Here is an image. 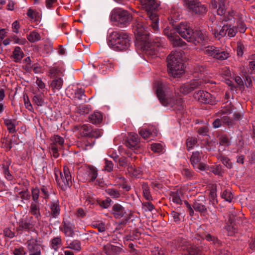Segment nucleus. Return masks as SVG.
Masks as SVG:
<instances>
[{
    "instance_id": "nucleus-31",
    "label": "nucleus",
    "mask_w": 255,
    "mask_h": 255,
    "mask_svg": "<svg viewBox=\"0 0 255 255\" xmlns=\"http://www.w3.org/2000/svg\"><path fill=\"white\" fill-rule=\"evenodd\" d=\"M103 120V115L100 112H94L89 116V121L93 124H98Z\"/></svg>"
},
{
    "instance_id": "nucleus-37",
    "label": "nucleus",
    "mask_w": 255,
    "mask_h": 255,
    "mask_svg": "<svg viewBox=\"0 0 255 255\" xmlns=\"http://www.w3.org/2000/svg\"><path fill=\"white\" fill-rule=\"evenodd\" d=\"M171 44L173 47L182 46L185 43L178 36L176 35H174L173 38H170Z\"/></svg>"
},
{
    "instance_id": "nucleus-13",
    "label": "nucleus",
    "mask_w": 255,
    "mask_h": 255,
    "mask_svg": "<svg viewBox=\"0 0 255 255\" xmlns=\"http://www.w3.org/2000/svg\"><path fill=\"white\" fill-rule=\"evenodd\" d=\"M192 41L188 42H193L196 45L198 43L202 45H205L208 39V35L206 31L201 30H193V34H191V39Z\"/></svg>"
},
{
    "instance_id": "nucleus-18",
    "label": "nucleus",
    "mask_w": 255,
    "mask_h": 255,
    "mask_svg": "<svg viewBox=\"0 0 255 255\" xmlns=\"http://www.w3.org/2000/svg\"><path fill=\"white\" fill-rule=\"evenodd\" d=\"M179 247L185 246L183 250H186L187 253H185L184 255H202L200 247H197L196 246L189 244L185 240H183L182 242L179 243Z\"/></svg>"
},
{
    "instance_id": "nucleus-39",
    "label": "nucleus",
    "mask_w": 255,
    "mask_h": 255,
    "mask_svg": "<svg viewBox=\"0 0 255 255\" xmlns=\"http://www.w3.org/2000/svg\"><path fill=\"white\" fill-rule=\"evenodd\" d=\"M151 149L156 153H162L164 151V145L162 143H155L151 145Z\"/></svg>"
},
{
    "instance_id": "nucleus-27",
    "label": "nucleus",
    "mask_w": 255,
    "mask_h": 255,
    "mask_svg": "<svg viewBox=\"0 0 255 255\" xmlns=\"http://www.w3.org/2000/svg\"><path fill=\"white\" fill-rule=\"evenodd\" d=\"M122 249L110 244L104 246L103 251L107 255H117L121 252Z\"/></svg>"
},
{
    "instance_id": "nucleus-61",
    "label": "nucleus",
    "mask_w": 255,
    "mask_h": 255,
    "mask_svg": "<svg viewBox=\"0 0 255 255\" xmlns=\"http://www.w3.org/2000/svg\"><path fill=\"white\" fill-rule=\"evenodd\" d=\"M114 167V164L112 161H109L107 159H105V169L106 171L111 172L113 170Z\"/></svg>"
},
{
    "instance_id": "nucleus-17",
    "label": "nucleus",
    "mask_w": 255,
    "mask_h": 255,
    "mask_svg": "<svg viewBox=\"0 0 255 255\" xmlns=\"http://www.w3.org/2000/svg\"><path fill=\"white\" fill-rule=\"evenodd\" d=\"M202 81L199 79H194L189 82H187L180 86V92L184 95H186L201 86Z\"/></svg>"
},
{
    "instance_id": "nucleus-26",
    "label": "nucleus",
    "mask_w": 255,
    "mask_h": 255,
    "mask_svg": "<svg viewBox=\"0 0 255 255\" xmlns=\"http://www.w3.org/2000/svg\"><path fill=\"white\" fill-rule=\"evenodd\" d=\"M126 213L125 208L120 204L116 203L112 207L111 213L116 219L122 218L125 215Z\"/></svg>"
},
{
    "instance_id": "nucleus-54",
    "label": "nucleus",
    "mask_w": 255,
    "mask_h": 255,
    "mask_svg": "<svg viewBox=\"0 0 255 255\" xmlns=\"http://www.w3.org/2000/svg\"><path fill=\"white\" fill-rule=\"evenodd\" d=\"M33 101L38 106H42L44 103L41 96L38 95L33 97Z\"/></svg>"
},
{
    "instance_id": "nucleus-23",
    "label": "nucleus",
    "mask_w": 255,
    "mask_h": 255,
    "mask_svg": "<svg viewBox=\"0 0 255 255\" xmlns=\"http://www.w3.org/2000/svg\"><path fill=\"white\" fill-rule=\"evenodd\" d=\"M194 98L202 103H209L211 102V95L208 92L204 91H199L194 95Z\"/></svg>"
},
{
    "instance_id": "nucleus-42",
    "label": "nucleus",
    "mask_w": 255,
    "mask_h": 255,
    "mask_svg": "<svg viewBox=\"0 0 255 255\" xmlns=\"http://www.w3.org/2000/svg\"><path fill=\"white\" fill-rule=\"evenodd\" d=\"M63 75V71L58 67H54L49 71V76L51 77L60 76Z\"/></svg>"
},
{
    "instance_id": "nucleus-29",
    "label": "nucleus",
    "mask_w": 255,
    "mask_h": 255,
    "mask_svg": "<svg viewBox=\"0 0 255 255\" xmlns=\"http://www.w3.org/2000/svg\"><path fill=\"white\" fill-rule=\"evenodd\" d=\"M29 213L34 216L37 220H39L41 219L40 204L39 202H32L31 203Z\"/></svg>"
},
{
    "instance_id": "nucleus-14",
    "label": "nucleus",
    "mask_w": 255,
    "mask_h": 255,
    "mask_svg": "<svg viewBox=\"0 0 255 255\" xmlns=\"http://www.w3.org/2000/svg\"><path fill=\"white\" fill-rule=\"evenodd\" d=\"M149 40V39H147L146 41H140L139 43H140L139 44L141 46V48L148 58L146 61L151 62L150 59L156 57L158 52H157V50L151 48V45Z\"/></svg>"
},
{
    "instance_id": "nucleus-35",
    "label": "nucleus",
    "mask_w": 255,
    "mask_h": 255,
    "mask_svg": "<svg viewBox=\"0 0 255 255\" xmlns=\"http://www.w3.org/2000/svg\"><path fill=\"white\" fill-rule=\"evenodd\" d=\"M151 48L157 50L159 52L162 48L165 46V43L160 38H156L154 40L152 43L150 42Z\"/></svg>"
},
{
    "instance_id": "nucleus-57",
    "label": "nucleus",
    "mask_w": 255,
    "mask_h": 255,
    "mask_svg": "<svg viewBox=\"0 0 255 255\" xmlns=\"http://www.w3.org/2000/svg\"><path fill=\"white\" fill-rule=\"evenodd\" d=\"M219 143L221 145L227 146L230 144V142L227 136L222 135L220 138Z\"/></svg>"
},
{
    "instance_id": "nucleus-40",
    "label": "nucleus",
    "mask_w": 255,
    "mask_h": 255,
    "mask_svg": "<svg viewBox=\"0 0 255 255\" xmlns=\"http://www.w3.org/2000/svg\"><path fill=\"white\" fill-rule=\"evenodd\" d=\"M62 85L63 80L61 78L53 80L51 83L52 88L57 90L61 89Z\"/></svg>"
},
{
    "instance_id": "nucleus-7",
    "label": "nucleus",
    "mask_w": 255,
    "mask_h": 255,
    "mask_svg": "<svg viewBox=\"0 0 255 255\" xmlns=\"http://www.w3.org/2000/svg\"><path fill=\"white\" fill-rule=\"evenodd\" d=\"M182 0L188 11L192 14L203 16L208 11L207 6L202 4L199 0Z\"/></svg>"
},
{
    "instance_id": "nucleus-44",
    "label": "nucleus",
    "mask_w": 255,
    "mask_h": 255,
    "mask_svg": "<svg viewBox=\"0 0 255 255\" xmlns=\"http://www.w3.org/2000/svg\"><path fill=\"white\" fill-rule=\"evenodd\" d=\"M106 192L113 198H118L121 195L119 191L113 188H108Z\"/></svg>"
},
{
    "instance_id": "nucleus-15",
    "label": "nucleus",
    "mask_w": 255,
    "mask_h": 255,
    "mask_svg": "<svg viewBox=\"0 0 255 255\" xmlns=\"http://www.w3.org/2000/svg\"><path fill=\"white\" fill-rule=\"evenodd\" d=\"M176 30L180 35L187 41H192L191 34H193L192 29L187 23L181 22L176 28Z\"/></svg>"
},
{
    "instance_id": "nucleus-47",
    "label": "nucleus",
    "mask_w": 255,
    "mask_h": 255,
    "mask_svg": "<svg viewBox=\"0 0 255 255\" xmlns=\"http://www.w3.org/2000/svg\"><path fill=\"white\" fill-rule=\"evenodd\" d=\"M170 200L176 204H181V199L178 192H172L170 194Z\"/></svg>"
},
{
    "instance_id": "nucleus-53",
    "label": "nucleus",
    "mask_w": 255,
    "mask_h": 255,
    "mask_svg": "<svg viewBox=\"0 0 255 255\" xmlns=\"http://www.w3.org/2000/svg\"><path fill=\"white\" fill-rule=\"evenodd\" d=\"M216 32H214V35L215 37L218 39H220L222 37L224 36L227 33V28L225 26H224L222 27V28L220 30L219 32V34H216Z\"/></svg>"
},
{
    "instance_id": "nucleus-10",
    "label": "nucleus",
    "mask_w": 255,
    "mask_h": 255,
    "mask_svg": "<svg viewBox=\"0 0 255 255\" xmlns=\"http://www.w3.org/2000/svg\"><path fill=\"white\" fill-rule=\"evenodd\" d=\"M64 142V138L58 135H54L52 137V142L50 144V152L55 158L59 156V151L62 149Z\"/></svg>"
},
{
    "instance_id": "nucleus-11",
    "label": "nucleus",
    "mask_w": 255,
    "mask_h": 255,
    "mask_svg": "<svg viewBox=\"0 0 255 255\" xmlns=\"http://www.w3.org/2000/svg\"><path fill=\"white\" fill-rule=\"evenodd\" d=\"M60 230L66 237L70 238H74L77 232L74 221L65 218L63 219L62 227L60 228Z\"/></svg>"
},
{
    "instance_id": "nucleus-46",
    "label": "nucleus",
    "mask_w": 255,
    "mask_h": 255,
    "mask_svg": "<svg viewBox=\"0 0 255 255\" xmlns=\"http://www.w3.org/2000/svg\"><path fill=\"white\" fill-rule=\"evenodd\" d=\"M197 140L196 139L190 137L187 139L186 145L188 151L193 148L196 145Z\"/></svg>"
},
{
    "instance_id": "nucleus-12",
    "label": "nucleus",
    "mask_w": 255,
    "mask_h": 255,
    "mask_svg": "<svg viewBox=\"0 0 255 255\" xmlns=\"http://www.w3.org/2000/svg\"><path fill=\"white\" fill-rule=\"evenodd\" d=\"M202 153L199 151L192 153L190 161L194 168L198 171H205L208 166L204 163L200 162Z\"/></svg>"
},
{
    "instance_id": "nucleus-63",
    "label": "nucleus",
    "mask_w": 255,
    "mask_h": 255,
    "mask_svg": "<svg viewBox=\"0 0 255 255\" xmlns=\"http://www.w3.org/2000/svg\"><path fill=\"white\" fill-rule=\"evenodd\" d=\"M39 191L37 189H34L32 190V197L33 202H38Z\"/></svg>"
},
{
    "instance_id": "nucleus-25",
    "label": "nucleus",
    "mask_w": 255,
    "mask_h": 255,
    "mask_svg": "<svg viewBox=\"0 0 255 255\" xmlns=\"http://www.w3.org/2000/svg\"><path fill=\"white\" fill-rule=\"evenodd\" d=\"M28 255H41L39 246L34 239L28 240L27 242Z\"/></svg>"
},
{
    "instance_id": "nucleus-22",
    "label": "nucleus",
    "mask_w": 255,
    "mask_h": 255,
    "mask_svg": "<svg viewBox=\"0 0 255 255\" xmlns=\"http://www.w3.org/2000/svg\"><path fill=\"white\" fill-rule=\"evenodd\" d=\"M246 68L248 69V71L245 70V65L242 66L241 67L242 72L243 73V78L246 79L248 83H246L247 87H250L251 83L252 82L251 76L250 74H253L255 72V65H246Z\"/></svg>"
},
{
    "instance_id": "nucleus-52",
    "label": "nucleus",
    "mask_w": 255,
    "mask_h": 255,
    "mask_svg": "<svg viewBox=\"0 0 255 255\" xmlns=\"http://www.w3.org/2000/svg\"><path fill=\"white\" fill-rule=\"evenodd\" d=\"M221 168L220 165L213 166L211 167L207 168L206 171L209 170L210 172H213L215 175H219L221 173Z\"/></svg>"
},
{
    "instance_id": "nucleus-38",
    "label": "nucleus",
    "mask_w": 255,
    "mask_h": 255,
    "mask_svg": "<svg viewBox=\"0 0 255 255\" xmlns=\"http://www.w3.org/2000/svg\"><path fill=\"white\" fill-rule=\"evenodd\" d=\"M142 189L143 191V195L144 198L148 201L151 200L152 197L150 194L149 187L148 186V185L145 183H143L142 185Z\"/></svg>"
},
{
    "instance_id": "nucleus-20",
    "label": "nucleus",
    "mask_w": 255,
    "mask_h": 255,
    "mask_svg": "<svg viewBox=\"0 0 255 255\" xmlns=\"http://www.w3.org/2000/svg\"><path fill=\"white\" fill-rule=\"evenodd\" d=\"M126 145L132 150H136L139 147V139L135 133L130 132L125 142Z\"/></svg>"
},
{
    "instance_id": "nucleus-55",
    "label": "nucleus",
    "mask_w": 255,
    "mask_h": 255,
    "mask_svg": "<svg viewBox=\"0 0 255 255\" xmlns=\"http://www.w3.org/2000/svg\"><path fill=\"white\" fill-rule=\"evenodd\" d=\"M245 47L244 44L241 42H237V53L238 56H242L244 53Z\"/></svg>"
},
{
    "instance_id": "nucleus-48",
    "label": "nucleus",
    "mask_w": 255,
    "mask_h": 255,
    "mask_svg": "<svg viewBox=\"0 0 255 255\" xmlns=\"http://www.w3.org/2000/svg\"><path fill=\"white\" fill-rule=\"evenodd\" d=\"M193 208L195 210L201 212H204L206 210L205 206L202 203L198 201H195L193 205Z\"/></svg>"
},
{
    "instance_id": "nucleus-1",
    "label": "nucleus",
    "mask_w": 255,
    "mask_h": 255,
    "mask_svg": "<svg viewBox=\"0 0 255 255\" xmlns=\"http://www.w3.org/2000/svg\"><path fill=\"white\" fill-rule=\"evenodd\" d=\"M156 94L161 104L169 107L173 110H181L182 108L183 100L180 97L175 98L171 95L168 91L167 86L162 81H156L154 85Z\"/></svg>"
},
{
    "instance_id": "nucleus-32",
    "label": "nucleus",
    "mask_w": 255,
    "mask_h": 255,
    "mask_svg": "<svg viewBox=\"0 0 255 255\" xmlns=\"http://www.w3.org/2000/svg\"><path fill=\"white\" fill-rule=\"evenodd\" d=\"M76 128L79 130V132L82 136L90 137L92 131L90 125H83L82 126H77Z\"/></svg>"
},
{
    "instance_id": "nucleus-5",
    "label": "nucleus",
    "mask_w": 255,
    "mask_h": 255,
    "mask_svg": "<svg viewBox=\"0 0 255 255\" xmlns=\"http://www.w3.org/2000/svg\"><path fill=\"white\" fill-rule=\"evenodd\" d=\"M55 176L58 185L62 190H67L72 185V176L67 166L64 167L63 172L58 169H55Z\"/></svg>"
},
{
    "instance_id": "nucleus-19",
    "label": "nucleus",
    "mask_w": 255,
    "mask_h": 255,
    "mask_svg": "<svg viewBox=\"0 0 255 255\" xmlns=\"http://www.w3.org/2000/svg\"><path fill=\"white\" fill-rule=\"evenodd\" d=\"M139 133L145 140H150L158 134L156 128L153 126H149L147 128H141Z\"/></svg>"
},
{
    "instance_id": "nucleus-49",
    "label": "nucleus",
    "mask_w": 255,
    "mask_h": 255,
    "mask_svg": "<svg viewBox=\"0 0 255 255\" xmlns=\"http://www.w3.org/2000/svg\"><path fill=\"white\" fill-rule=\"evenodd\" d=\"M35 83L37 85V88L38 89V90L41 92L42 93L45 91V83L42 81L41 79L39 78H37Z\"/></svg>"
},
{
    "instance_id": "nucleus-9",
    "label": "nucleus",
    "mask_w": 255,
    "mask_h": 255,
    "mask_svg": "<svg viewBox=\"0 0 255 255\" xmlns=\"http://www.w3.org/2000/svg\"><path fill=\"white\" fill-rule=\"evenodd\" d=\"M203 52L204 54L209 56H211L215 59L220 60L227 59L230 56V53L228 52L223 51L220 48L213 45L205 47L203 49Z\"/></svg>"
},
{
    "instance_id": "nucleus-33",
    "label": "nucleus",
    "mask_w": 255,
    "mask_h": 255,
    "mask_svg": "<svg viewBox=\"0 0 255 255\" xmlns=\"http://www.w3.org/2000/svg\"><path fill=\"white\" fill-rule=\"evenodd\" d=\"M4 123L7 127L9 132L14 133L15 132V127L17 125V121L15 120L5 119L4 120Z\"/></svg>"
},
{
    "instance_id": "nucleus-45",
    "label": "nucleus",
    "mask_w": 255,
    "mask_h": 255,
    "mask_svg": "<svg viewBox=\"0 0 255 255\" xmlns=\"http://www.w3.org/2000/svg\"><path fill=\"white\" fill-rule=\"evenodd\" d=\"M128 170L129 174L135 177H137L140 172L138 169L136 168L133 165L128 166Z\"/></svg>"
},
{
    "instance_id": "nucleus-30",
    "label": "nucleus",
    "mask_w": 255,
    "mask_h": 255,
    "mask_svg": "<svg viewBox=\"0 0 255 255\" xmlns=\"http://www.w3.org/2000/svg\"><path fill=\"white\" fill-rule=\"evenodd\" d=\"M62 241L60 236L53 238L50 242V247L54 252H57L60 248L62 247Z\"/></svg>"
},
{
    "instance_id": "nucleus-6",
    "label": "nucleus",
    "mask_w": 255,
    "mask_h": 255,
    "mask_svg": "<svg viewBox=\"0 0 255 255\" xmlns=\"http://www.w3.org/2000/svg\"><path fill=\"white\" fill-rule=\"evenodd\" d=\"M132 18V15L127 10L121 8H115L112 12L111 19L121 26H126L129 24Z\"/></svg>"
},
{
    "instance_id": "nucleus-56",
    "label": "nucleus",
    "mask_w": 255,
    "mask_h": 255,
    "mask_svg": "<svg viewBox=\"0 0 255 255\" xmlns=\"http://www.w3.org/2000/svg\"><path fill=\"white\" fill-rule=\"evenodd\" d=\"M11 39L15 43H17L20 45H24L27 42V41L25 38H19L16 35L11 36Z\"/></svg>"
},
{
    "instance_id": "nucleus-4",
    "label": "nucleus",
    "mask_w": 255,
    "mask_h": 255,
    "mask_svg": "<svg viewBox=\"0 0 255 255\" xmlns=\"http://www.w3.org/2000/svg\"><path fill=\"white\" fill-rule=\"evenodd\" d=\"M145 19L141 16L134 18L133 23V30L134 33L136 40L138 42L146 41L149 39V33L145 30L144 22Z\"/></svg>"
},
{
    "instance_id": "nucleus-62",
    "label": "nucleus",
    "mask_w": 255,
    "mask_h": 255,
    "mask_svg": "<svg viewBox=\"0 0 255 255\" xmlns=\"http://www.w3.org/2000/svg\"><path fill=\"white\" fill-rule=\"evenodd\" d=\"M170 216L173 218L174 222L178 223L180 221L179 213L175 211H172L170 214Z\"/></svg>"
},
{
    "instance_id": "nucleus-41",
    "label": "nucleus",
    "mask_w": 255,
    "mask_h": 255,
    "mask_svg": "<svg viewBox=\"0 0 255 255\" xmlns=\"http://www.w3.org/2000/svg\"><path fill=\"white\" fill-rule=\"evenodd\" d=\"M85 97L84 94V91L82 89H77L75 91V96L74 98L79 100H81L83 102H86V99L83 98Z\"/></svg>"
},
{
    "instance_id": "nucleus-8",
    "label": "nucleus",
    "mask_w": 255,
    "mask_h": 255,
    "mask_svg": "<svg viewBox=\"0 0 255 255\" xmlns=\"http://www.w3.org/2000/svg\"><path fill=\"white\" fill-rule=\"evenodd\" d=\"M98 175L97 170L93 166H83L79 169L77 177L80 181H94Z\"/></svg>"
},
{
    "instance_id": "nucleus-64",
    "label": "nucleus",
    "mask_w": 255,
    "mask_h": 255,
    "mask_svg": "<svg viewBox=\"0 0 255 255\" xmlns=\"http://www.w3.org/2000/svg\"><path fill=\"white\" fill-rule=\"evenodd\" d=\"M14 255H25L26 253L23 247L15 248L13 252Z\"/></svg>"
},
{
    "instance_id": "nucleus-28",
    "label": "nucleus",
    "mask_w": 255,
    "mask_h": 255,
    "mask_svg": "<svg viewBox=\"0 0 255 255\" xmlns=\"http://www.w3.org/2000/svg\"><path fill=\"white\" fill-rule=\"evenodd\" d=\"M66 245V247L62 248V250L64 249H69L77 253L80 252L82 249L81 243L78 240H74L69 243L67 241Z\"/></svg>"
},
{
    "instance_id": "nucleus-36",
    "label": "nucleus",
    "mask_w": 255,
    "mask_h": 255,
    "mask_svg": "<svg viewBox=\"0 0 255 255\" xmlns=\"http://www.w3.org/2000/svg\"><path fill=\"white\" fill-rule=\"evenodd\" d=\"M27 38L30 42L34 43L40 40L41 36L37 32L33 31L27 35Z\"/></svg>"
},
{
    "instance_id": "nucleus-16",
    "label": "nucleus",
    "mask_w": 255,
    "mask_h": 255,
    "mask_svg": "<svg viewBox=\"0 0 255 255\" xmlns=\"http://www.w3.org/2000/svg\"><path fill=\"white\" fill-rule=\"evenodd\" d=\"M51 196V199L47 204V206L49 207L50 213L52 218H57L60 215V212L59 202L55 194H52Z\"/></svg>"
},
{
    "instance_id": "nucleus-21",
    "label": "nucleus",
    "mask_w": 255,
    "mask_h": 255,
    "mask_svg": "<svg viewBox=\"0 0 255 255\" xmlns=\"http://www.w3.org/2000/svg\"><path fill=\"white\" fill-rule=\"evenodd\" d=\"M184 65H167L169 74L173 77H178L185 72Z\"/></svg>"
},
{
    "instance_id": "nucleus-2",
    "label": "nucleus",
    "mask_w": 255,
    "mask_h": 255,
    "mask_svg": "<svg viewBox=\"0 0 255 255\" xmlns=\"http://www.w3.org/2000/svg\"><path fill=\"white\" fill-rule=\"evenodd\" d=\"M141 8L146 13L150 21V26L154 32L159 31V4L156 0H140Z\"/></svg>"
},
{
    "instance_id": "nucleus-3",
    "label": "nucleus",
    "mask_w": 255,
    "mask_h": 255,
    "mask_svg": "<svg viewBox=\"0 0 255 255\" xmlns=\"http://www.w3.org/2000/svg\"><path fill=\"white\" fill-rule=\"evenodd\" d=\"M109 44L115 50L123 51L129 47L130 40L126 33L114 31L110 35Z\"/></svg>"
},
{
    "instance_id": "nucleus-34",
    "label": "nucleus",
    "mask_w": 255,
    "mask_h": 255,
    "mask_svg": "<svg viewBox=\"0 0 255 255\" xmlns=\"http://www.w3.org/2000/svg\"><path fill=\"white\" fill-rule=\"evenodd\" d=\"M12 54V56L14 59V61L16 63L19 62L24 56V53L18 46L15 47Z\"/></svg>"
},
{
    "instance_id": "nucleus-59",
    "label": "nucleus",
    "mask_w": 255,
    "mask_h": 255,
    "mask_svg": "<svg viewBox=\"0 0 255 255\" xmlns=\"http://www.w3.org/2000/svg\"><path fill=\"white\" fill-rule=\"evenodd\" d=\"M221 161L222 162L223 164L225 165L227 168H232V163L230 161V160L225 156H222L221 157Z\"/></svg>"
},
{
    "instance_id": "nucleus-24",
    "label": "nucleus",
    "mask_w": 255,
    "mask_h": 255,
    "mask_svg": "<svg viewBox=\"0 0 255 255\" xmlns=\"http://www.w3.org/2000/svg\"><path fill=\"white\" fill-rule=\"evenodd\" d=\"M182 53L177 51H172L167 56L166 61L167 64H181L182 62Z\"/></svg>"
},
{
    "instance_id": "nucleus-51",
    "label": "nucleus",
    "mask_w": 255,
    "mask_h": 255,
    "mask_svg": "<svg viewBox=\"0 0 255 255\" xmlns=\"http://www.w3.org/2000/svg\"><path fill=\"white\" fill-rule=\"evenodd\" d=\"M222 124L227 125L229 126H232L233 124V121L227 115H224L221 118Z\"/></svg>"
},
{
    "instance_id": "nucleus-60",
    "label": "nucleus",
    "mask_w": 255,
    "mask_h": 255,
    "mask_svg": "<svg viewBox=\"0 0 255 255\" xmlns=\"http://www.w3.org/2000/svg\"><path fill=\"white\" fill-rule=\"evenodd\" d=\"M41 192L43 195V198L46 199H48L49 198H50L51 199V195L52 194H49L48 193V189L46 187L43 186L41 188Z\"/></svg>"
},
{
    "instance_id": "nucleus-50",
    "label": "nucleus",
    "mask_w": 255,
    "mask_h": 255,
    "mask_svg": "<svg viewBox=\"0 0 255 255\" xmlns=\"http://www.w3.org/2000/svg\"><path fill=\"white\" fill-rule=\"evenodd\" d=\"M163 33L170 39L171 38L173 37L175 34V32L174 30L171 29L169 27H166L163 30Z\"/></svg>"
},
{
    "instance_id": "nucleus-58",
    "label": "nucleus",
    "mask_w": 255,
    "mask_h": 255,
    "mask_svg": "<svg viewBox=\"0 0 255 255\" xmlns=\"http://www.w3.org/2000/svg\"><path fill=\"white\" fill-rule=\"evenodd\" d=\"M237 32V28L234 27H229L227 28V33H228V35L229 37H234Z\"/></svg>"
},
{
    "instance_id": "nucleus-43",
    "label": "nucleus",
    "mask_w": 255,
    "mask_h": 255,
    "mask_svg": "<svg viewBox=\"0 0 255 255\" xmlns=\"http://www.w3.org/2000/svg\"><path fill=\"white\" fill-rule=\"evenodd\" d=\"M221 197L226 201L231 202L233 199L232 193L228 190H224L221 194Z\"/></svg>"
}]
</instances>
